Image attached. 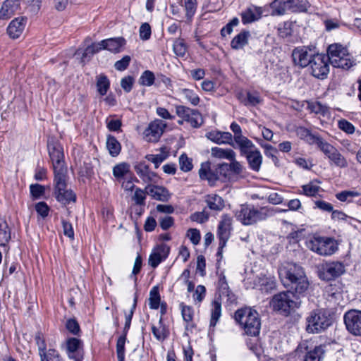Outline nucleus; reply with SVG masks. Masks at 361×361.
<instances>
[{
	"label": "nucleus",
	"instance_id": "nucleus-1",
	"mask_svg": "<svg viewBox=\"0 0 361 361\" xmlns=\"http://www.w3.org/2000/svg\"><path fill=\"white\" fill-rule=\"evenodd\" d=\"M279 274L283 286L290 290L274 295L269 304L274 311L288 316L300 307L301 301L297 295L305 293L310 283L302 267L296 264H283Z\"/></svg>",
	"mask_w": 361,
	"mask_h": 361
},
{
	"label": "nucleus",
	"instance_id": "nucleus-2",
	"mask_svg": "<svg viewBox=\"0 0 361 361\" xmlns=\"http://www.w3.org/2000/svg\"><path fill=\"white\" fill-rule=\"evenodd\" d=\"M272 215V209L267 207H255L251 204H242L235 212L236 219L245 226L254 225Z\"/></svg>",
	"mask_w": 361,
	"mask_h": 361
},
{
	"label": "nucleus",
	"instance_id": "nucleus-3",
	"mask_svg": "<svg viewBox=\"0 0 361 361\" xmlns=\"http://www.w3.org/2000/svg\"><path fill=\"white\" fill-rule=\"evenodd\" d=\"M235 319L242 326L246 334L251 336L259 334L261 322L257 311L248 307L242 308L235 312Z\"/></svg>",
	"mask_w": 361,
	"mask_h": 361
},
{
	"label": "nucleus",
	"instance_id": "nucleus-4",
	"mask_svg": "<svg viewBox=\"0 0 361 361\" xmlns=\"http://www.w3.org/2000/svg\"><path fill=\"white\" fill-rule=\"evenodd\" d=\"M329 63L333 66L343 69H349L355 65L353 57L348 49L340 44H333L328 47Z\"/></svg>",
	"mask_w": 361,
	"mask_h": 361
},
{
	"label": "nucleus",
	"instance_id": "nucleus-5",
	"mask_svg": "<svg viewBox=\"0 0 361 361\" xmlns=\"http://www.w3.org/2000/svg\"><path fill=\"white\" fill-rule=\"evenodd\" d=\"M306 245L310 250L324 256L331 255L338 250L336 240L326 236L314 235Z\"/></svg>",
	"mask_w": 361,
	"mask_h": 361
},
{
	"label": "nucleus",
	"instance_id": "nucleus-6",
	"mask_svg": "<svg viewBox=\"0 0 361 361\" xmlns=\"http://www.w3.org/2000/svg\"><path fill=\"white\" fill-rule=\"evenodd\" d=\"M306 330L311 334H318L326 330L331 325V318L325 311L322 310H314L310 312L306 319Z\"/></svg>",
	"mask_w": 361,
	"mask_h": 361
},
{
	"label": "nucleus",
	"instance_id": "nucleus-7",
	"mask_svg": "<svg viewBox=\"0 0 361 361\" xmlns=\"http://www.w3.org/2000/svg\"><path fill=\"white\" fill-rule=\"evenodd\" d=\"M274 15L282 16L287 12H302L308 7L306 0H274L270 5Z\"/></svg>",
	"mask_w": 361,
	"mask_h": 361
},
{
	"label": "nucleus",
	"instance_id": "nucleus-8",
	"mask_svg": "<svg viewBox=\"0 0 361 361\" xmlns=\"http://www.w3.org/2000/svg\"><path fill=\"white\" fill-rule=\"evenodd\" d=\"M175 109L176 115L180 118V120L178 121L179 125H183L184 122H186L195 128H200L202 125L203 118L197 110L183 105H176Z\"/></svg>",
	"mask_w": 361,
	"mask_h": 361
},
{
	"label": "nucleus",
	"instance_id": "nucleus-9",
	"mask_svg": "<svg viewBox=\"0 0 361 361\" xmlns=\"http://www.w3.org/2000/svg\"><path fill=\"white\" fill-rule=\"evenodd\" d=\"M48 151L54 173V177L66 175L67 169L64 164L63 147L58 143H49Z\"/></svg>",
	"mask_w": 361,
	"mask_h": 361
},
{
	"label": "nucleus",
	"instance_id": "nucleus-10",
	"mask_svg": "<svg viewBox=\"0 0 361 361\" xmlns=\"http://www.w3.org/2000/svg\"><path fill=\"white\" fill-rule=\"evenodd\" d=\"M54 195L56 200L62 204H68L75 201V195L71 190H66V175L54 177Z\"/></svg>",
	"mask_w": 361,
	"mask_h": 361
},
{
	"label": "nucleus",
	"instance_id": "nucleus-11",
	"mask_svg": "<svg viewBox=\"0 0 361 361\" xmlns=\"http://www.w3.org/2000/svg\"><path fill=\"white\" fill-rule=\"evenodd\" d=\"M312 75L319 79H324L329 73V58L324 54L314 55L310 64Z\"/></svg>",
	"mask_w": 361,
	"mask_h": 361
},
{
	"label": "nucleus",
	"instance_id": "nucleus-12",
	"mask_svg": "<svg viewBox=\"0 0 361 361\" xmlns=\"http://www.w3.org/2000/svg\"><path fill=\"white\" fill-rule=\"evenodd\" d=\"M329 159L330 162L339 168H346L348 166L347 159L339 151L326 141H320L318 147Z\"/></svg>",
	"mask_w": 361,
	"mask_h": 361
},
{
	"label": "nucleus",
	"instance_id": "nucleus-13",
	"mask_svg": "<svg viewBox=\"0 0 361 361\" xmlns=\"http://www.w3.org/2000/svg\"><path fill=\"white\" fill-rule=\"evenodd\" d=\"M346 329L353 336H361V310L352 309L343 316Z\"/></svg>",
	"mask_w": 361,
	"mask_h": 361
},
{
	"label": "nucleus",
	"instance_id": "nucleus-14",
	"mask_svg": "<svg viewBox=\"0 0 361 361\" xmlns=\"http://www.w3.org/2000/svg\"><path fill=\"white\" fill-rule=\"evenodd\" d=\"M232 217L228 214H223L219 223L217 235L219 239V249H222L230 238L232 230Z\"/></svg>",
	"mask_w": 361,
	"mask_h": 361
},
{
	"label": "nucleus",
	"instance_id": "nucleus-15",
	"mask_svg": "<svg viewBox=\"0 0 361 361\" xmlns=\"http://www.w3.org/2000/svg\"><path fill=\"white\" fill-rule=\"evenodd\" d=\"M325 346L317 345L313 348L309 346L308 342L305 341L300 343L298 348V351H302L305 353L304 357V361H322L325 354Z\"/></svg>",
	"mask_w": 361,
	"mask_h": 361
},
{
	"label": "nucleus",
	"instance_id": "nucleus-16",
	"mask_svg": "<svg viewBox=\"0 0 361 361\" xmlns=\"http://www.w3.org/2000/svg\"><path fill=\"white\" fill-rule=\"evenodd\" d=\"M315 54L307 47H300L293 49L292 57L295 65L304 68L307 66Z\"/></svg>",
	"mask_w": 361,
	"mask_h": 361
},
{
	"label": "nucleus",
	"instance_id": "nucleus-17",
	"mask_svg": "<svg viewBox=\"0 0 361 361\" xmlns=\"http://www.w3.org/2000/svg\"><path fill=\"white\" fill-rule=\"evenodd\" d=\"M166 124L161 120L156 119L151 122L145 130V136L149 142H157L163 134Z\"/></svg>",
	"mask_w": 361,
	"mask_h": 361
},
{
	"label": "nucleus",
	"instance_id": "nucleus-18",
	"mask_svg": "<svg viewBox=\"0 0 361 361\" xmlns=\"http://www.w3.org/2000/svg\"><path fill=\"white\" fill-rule=\"evenodd\" d=\"M135 171L144 183H157L159 177L155 172L149 170V166L145 161H140L134 166Z\"/></svg>",
	"mask_w": 361,
	"mask_h": 361
},
{
	"label": "nucleus",
	"instance_id": "nucleus-19",
	"mask_svg": "<svg viewBox=\"0 0 361 361\" xmlns=\"http://www.w3.org/2000/svg\"><path fill=\"white\" fill-rule=\"evenodd\" d=\"M170 248L166 244H161L154 247L149 255L148 263L152 268H156L162 261L167 258Z\"/></svg>",
	"mask_w": 361,
	"mask_h": 361
},
{
	"label": "nucleus",
	"instance_id": "nucleus-20",
	"mask_svg": "<svg viewBox=\"0 0 361 361\" xmlns=\"http://www.w3.org/2000/svg\"><path fill=\"white\" fill-rule=\"evenodd\" d=\"M199 176L202 180H206L210 186H215L217 181H221L219 173H216V168L212 169L209 161L201 164L199 170Z\"/></svg>",
	"mask_w": 361,
	"mask_h": 361
},
{
	"label": "nucleus",
	"instance_id": "nucleus-21",
	"mask_svg": "<svg viewBox=\"0 0 361 361\" xmlns=\"http://www.w3.org/2000/svg\"><path fill=\"white\" fill-rule=\"evenodd\" d=\"M345 272L344 265L338 262L325 264L322 267L321 275L325 280H331L341 276Z\"/></svg>",
	"mask_w": 361,
	"mask_h": 361
},
{
	"label": "nucleus",
	"instance_id": "nucleus-22",
	"mask_svg": "<svg viewBox=\"0 0 361 361\" xmlns=\"http://www.w3.org/2000/svg\"><path fill=\"white\" fill-rule=\"evenodd\" d=\"M20 0H5L0 8V21L7 20L20 10Z\"/></svg>",
	"mask_w": 361,
	"mask_h": 361
},
{
	"label": "nucleus",
	"instance_id": "nucleus-23",
	"mask_svg": "<svg viewBox=\"0 0 361 361\" xmlns=\"http://www.w3.org/2000/svg\"><path fill=\"white\" fill-rule=\"evenodd\" d=\"M145 192L153 199L162 202L167 201L170 196L169 191L165 188L153 183L147 184L145 187Z\"/></svg>",
	"mask_w": 361,
	"mask_h": 361
},
{
	"label": "nucleus",
	"instance_id": "nucleus-24",
	"mask_svg": "<svg viewBox=\"0 0 361 361\" xmlns=\"http://www.w3.org/2000/svg\"><path fill=\"white\" fill-rule=\"evenodd\" d=\"M82 346V343L80 339L77 338H68L66 341V349L68 357L75 361H82V355L79 352Z\"/></svg>",
	"mask_w": 361,
	"mask_h": 361
},
{
	"label": "nucleus",
	"instance_id": "nucleus-25",
	"mask_svg": "<svg viewBox=\"0 0 361 361\" xmlns=\"http://www.w3.org/2000/svg\"><path fill=\"white\" fill-rule=\"evenodd\" d=\"M26 23V20L23 18H16L13 19L7 27V33L11 38H18L23 33Z\"/></svg>",
	"mask_w": 361,
	"mask_h": 361
},
{
	"label": "nucleus",
	"instance_id": "nucleus-26",
	"mask_svg": "<svg viewBox=\"0 0 361 361\" xmlns=\"http://www.w3.org/2000/svg\"><path fill=\"white\" fill-rule=\"evenodd\" d=\"M205 136L208 140L218 145L231 144L232 141V135L229 132L212 130L207 133Z\"/></svg>",
	"mask_w": 361,
	"mask_h": 361
},
{
	"label": "nucleus",
	"instance_id": "nucleus-27",
	"mask_svg": "<svg viewBox=\"0 0 361 361\" xmlns=\"http://www.w3.org/2000/svg\"><path fill=\"white\" fill-rule=\"evenodd\" d=\"M204 198L207 207L211 210L221 211L225 207L224 200L216 194H209Z\"/></svg>",
	"mask_w": 361,
	"mask_h": 361
},
{
	"label": "nucleus",
	"instance_id": "nucleus-28",
	"mask_svg": "<svg viewBox=\"0 0 361 361\" xmlns=\"http://www.w3.org/2000/svg\"><path fill=\"white\" fill-rule=\"evenodd\" d=\"M251 169L258 171L262 163V156L260 152L255 149L245 155Z\"/></svg>",
	"mask_w": 361,
	"mask_h": 361
},
{
	"label": "nucleus",
	"instance_id": "nucleus-29",
	"mask_svg": "<svg viewBox=\"0 0 361 361\" xmlns=\"http://www.w3.org/2000/svg\"><path fill=\"white\" fill-rule=\"evenodd\" d=\"M242 155H245L255 149L254 143L245 136H238L234 140Z\"/></svg>",
	"mask_w": 361,
	"mask_h": 361
},
{
	"label": "nucleus",
	"instance_id": "nucleus-30",
	"mask_svg": "<svg viewBox=\"0 0 361 361\" xmlns=\"http://www.w3.org/2000/svg\"><path fill=\"white\" fill-rule=\"evenodd\" d=\"M105 49L112 52L118 53L126 44V39L123 37H115L104 39Z\"/></svg>",
	"mask_w": 361,
	"mask_h": 361
},
{
	"label": "nucleus",
	"instance_id": "nucleus-31",
	"mask_svg": "<svg viewBox=\"0 0 361 361\" xmlns=\"http://www.w3.org/2000/svg\"><path fill=\"white\" fill-rule=\"evenodd\" d=\"M211 156L218 159H233L235 157V152L231 149H224L219 147H214L211 149Z\"/></svg>",
	"mask_w": 361,
	"mask_h": 361
},
{
	"label": "nucleus",
	"instance_id": "nucleus-32",
	"mask_svg": "<svg viewBox=\"0 0 361 361\" xmlns=\"http://www.w3.org/2000/svg\"><path fill=\"white\" fill-rule=\"evenodd\" d=\"M261 11L258 8H248L241 13L242 22L243 24L251 23L259 19Z\"/></svg>",
	"mask_w": 361,
	"mask_h": 361
},
{
	"label": "nucleus",
	"instance_id": "nucleus-33",
	"mask_svg": "<svg viewBox=\"0 0 361 361\" xmlns=\"http://www.w3.org/2000/svg\"><path fill=\"white\" fill-rule=\"evenodd\" d=\"M298 134L307 143L316 145L317 147H319L320 141L324 140L322 137L312 134L309 130L304 128H300L298 130Z\"/></svg>",
	"mask_w": 361,
	"mask_h": 361
},
{
	"label": "nucleus",
	"instance_id": "nucleus-34",
	"mask_svg": "<svg viewBox=\"0 0 361 361\" xmlns=\"http://www.w3.org/2000/svg\"><path fill=\"white\" fill-rule=\"evenodd\" d=\"M250 33L249 31L243 30L237 35L231 41V46L233 49H243L248 43Z\"/></svg>",
	"mask_w": 361,
	"mask_h": 361
},
{
	"label": "nucleus",
	"instance_id": "nucleus-35",
	"mask_svg": "<svg viewBox=\"0 0 361 361\" xmlns=\"http://www.w3.org/2000/svg\"><path fill=\"white\" fill-rule=\"evenodd\" d=\"M113 175L117 180L127 178L133 175L130 169V165L126 163L116 164L113 168Z\"/></svg>",
	"mask_w": 361,
	"mask_h": 361
},
{
	"label": "nucleus",
	"instance_id": "nucleus-36",
	"mask_svg": "<svg viewBox=\"0 0 361 361\" xmlns=\"http://www.w3.org/2000/svg\"><path fill=\"white\" fill-rule=\"evenodd\" d=\"M106 148L113 157H117L121 150V145L116 138L113 135H108L106 138Z\"/></svg>",
	"mask_w": 361,
	"mask_h": 361
},
{
	"label": "nucleus",
	"instance_id": "nucleus-37",
	"mask_svg": "<svg viewBox=\"0 0 361 361\" xmlns=\"http://www.w3.org/2000/svg\"><path fill=\"white\" fill-rule=\"evenodd\" d=\"M152 331L154 336L158 341H164L168 336L169 334L168 330L164 325L161 318H160L157 325L153 324L152 326Z\"/></svg>",
	"mask_w": 361,
	"mask_h": 361
},
{
	"label": "nucleus",
	"instance_id": "nucleus-38",
	"mask_svg": "<svg viewBox=\"0 0 361 361\" xmlns=\"http://www.w3.org/2000/svg\"><path fill=\"white\" fill-rule=\"evenodd\" d=\"M221 315V303L217 299L212 302L210 326L214 327Z\"/></svg>",
	"mask_w": 361,
	"mask_h": 361
},
{
	"label": "nucleus",
	"instance_id": "nucleus-39",
	"mask_svg": "<svg viewBox=\"0 0 361 361\" xmlns=\"http://www.w3.org/2000/svg\"><path fill=\"white\" fill-rule=\"evenodd\" d=\"M229 161L231 162L228 164V166L231 176H233V180L234 178L243 177L245 170L243 166L239 161H236L235 157L233 159H230Z\"/></svg>",
	"mask_w": 361,
	"mask_h": 361
},
{
	"label": "nucleus",
	"instance_id": "nucleus-40",
	"mask_svg": "<svg viewBox=\"0 0 361 361\" xmlns=\"http://www.w3.org/2000/svg\"><path fill=\"white\" fill-rule=\"evenodd\" d=\"M216 173H219V175L220 176L221 182H226L228 180H233V176H231L228 164H219L216 166Z\"/></svg>",
	"mask_w": 361,
	"mask_h": 361
},
{
	"label": "nucleus",
	"instance_id": "nucleus-41",
	"mask_svg": "<svg viewBox=\"0 0 361 361\" xmlns=\"http://www.w3.org/2000/svg\"><path fill=\"white\" fill-rule=\"evenodd\" d=\"M11 239V231L6 221L0 219V245H5Z\"/></svg>",
	"mask_w": 361,
	"mask_h": 361
},
{
	"label": "nucleus",
	"instance_id": "nucleus-42",
	"mask_svg": "<svg viewBox=\"0 0 361 361\" xmlns=\"http://www.w3.org/2000/svg\"><path fill=\"white\" fill-rule=\"evenodd\" d=\"M110 87V82L104 75H100L97 79V88L101 95H105Z\"/></svg>",
	"mask_w": 361,
	"mask_h": 361
},
{
	"label": "nucleus",
	"instance_id": "nucleus-43",
	"mask_svg": "<svg viewBox=\"0 0 361 361\" xmlns=\"http://www.w3.org/2000/svg\"><path fill=\"white\" fill-rule=\"evenodd\" d=\"M308 109L316 114L325 116L329 114V108L327 106L322 104L319 102H311L308 104Z\"/></svg>",
	"mask_w": 361,
	"mask_h": 361
},
{
	"label": "nucleus",
	"instance_id": "nucleus-44",
	"mask_svg": "<svg viewBox=\"0 0 361 361\" xmlns=\"http://www.w3.org/2000/svg\"><path fill=\"white\" fill-rule=\"evenodd\" d=\"M173 49L177 56L183 57L188 51V47L183 39L178 38L173 42Z\"/></svg>",
	"mask_w": 361,
	"mask_h": 361
},
{
	"label": "nucleus",
	"instance_id": "nucleus-45",
	"mask_svg": "<svg viewBox=\"0 0 361 361\" xmlns=\"http://www.w3.org/2000/svg\"><path fill=\"white\" fill-rule=\"evenodd\" d=\"M182 6L185 8L187 18L191 20L197 10V0H183Z\"/></svg>",
	"mask_w": 361,
	"mask_h": 361
},
{
	"label": "nucleus",
	"instance_id": "nucleus-46",
	"mask_svg": "<svg viewBox=\"0 0 361 361\" xmlns=\"http://www.w3.org/2000/svg\"><path fill=\"white\" fill-rule=\"evenodd\" d=\"M160 295L159 293L158 287H153L149 292V307L151 309L157 310L159 307Z\"/></svg>",
	"mask_w": 361,
	"mask_h": 361
},
{
	"label": "nucleus",
	"instance_id": "nucleus-47",
	"mask_svg": "<svg viewBox=\"0 0 361 361\" xmlns=\"http://www.w3.org/2000/svg\"><path fill=\"white\" fill-rule=\"evenodd\" d=\"M180 93L193 106H197L200 102L199 96L193 90L189 89H180Z\"/></svg>",
	"mask_w": 361,
	"mask_h": 361
},
{
	"label": "nucleus",
	"instance_id": "nucleus-48",
	"mask_svg": "<svg viewBox=\"0 0 361 361\" xmlns=\"http://www.w3.org/2000/svg\"><path fill=\"white\" fill-rule=\"evenodd\" d=\"M155 80V76L153 72L145 71L139 79V83L142 86H152Z\"/></svg>",
	"mask_w": 361,
	"mask_h": 361
},
{
	"label": "nucleus",
	"instance_id": "nucleus-49",
	"mask_svg": "<svg viewBox=\"0 0 361 361\" xmlns=\"http://www.w3.org/2000/svg\"><path fill=\"white\" fill-rule=\"evenodd\" d=\"M41 361H61L59 353L54 349H49L39 355Z\"/></svg>",
	"mask_w": 361,
	"mask_h": 361
},
{
	"label": "nucleus",
	"instance_id": "nucleus-50",
	"mask_svg": "<svg viewBox=\"0 0 361 361\" xmlns=\"http://www.w3.org/2000/svg\"><path fill=\"white\" fill-rule=\"evenodd\" d=\"M126 336V335L121 336L116 343V353L118 361H124L125 360V343Z\"/></svg>",
	"mask_w": 361,
	"mask_h": 361
},
{
	"label": "nucleus",
	"instance_id": "nucleus-51",
	"mask_svg": "<svg viewBox=\"0 0 361 361\" xmlns=\"http://www.w3.org/2000/svg\"><path fill=\"white\" fill-rule=\"evenodd\" d=\"M104 49H105L104 39L98 43H92L85 49V52L82 54V58H85L90 54L92 55Z\"/></svg>",
	"mask_w": 361,
	"mask_h": 361
},
{
	"label": "nucleus",
	"instance_id": "nucleus-52",
	"mask_svg": "<svg viewBox=\"0 0 361 361\" xmlns=\"http://www.w3.org/2000/svg\"><path fill=\"white\" fill-rule=\"evenodd\" d=\"M147 192L145 188L144 190L136 188L135 193L132 197V200L137 205H145Z\"/></svg>",
	"mask_w": 361,
	"mask_h": 361
},
{
	"label": "nucleus",
	"instance_id": "nucleus-53",
	"mask_svg": "<svg viewBox=\"0 0 361 361\" xmlns=\"http://www.w3.org/2000/svg\"><path fill=\"white\" fill-rule=\"evenodd\" d=\"M245 106H256L261 102V98L257 92H247V99L241 101Z\"/></svg>",
	"mask_w": 361,
	"mask_h": 361
},
{
	"label": "nucleus",
	"instance_id": "nucleus-54",
	"mask_svg": "<svg viewBox=\"0 0 361 361\" xmlns=\"http://www.w3.org/2000/svg\"><path fill=\"white\" fill-rule=\"evenodd\" d=\"M280 37L285 38L290 36L293 32V23L287 21L281 25L278 29Z\"/></svg>",
	"mask_w": 361,
	"mask_h": 361
},
{
	"label": "nucleus",
	"instance_id": "nucleus-55",
	"mask_svg": "<svg viewBox=\"0 0 361 361\" xmlns=\"http://www.w3.org/2000/svg\"><path fill=\"white\" fill-rule=\"evenodd\" d=\"M360 195V193L355 190H344L337 193L336 195V197L338 200L341 202H345L348 200L349 199L359 197Z\"/></svg>",
	"mask_w": 361,
	"mask_h": 361
},
{
	"label": "nucleus",
	"instance_id": "nucleus-56",
	"mask_svg": "<svg viewBox=\"0 0 361 361\" xmlns=\"http://www.w3.org/2000/svg\"><path fill=\"white\" fill-rule=\"evenodd\" d=\"M206 295V288L202 285H198L192 295V298L195 304L200 305L204 300Z\"/></svg>",
	"mask_w": 361,
	"mask_h": 361
},
{
	"label": "nucleus",
	"instance_id": "nucleus-57",
	"mask_svg": "<svg viewBox=\"0 0 361 361\" xmlns=\"http://www.w3.org/2000/svg\"><path fill=\"white\" fill-rule=\"evenodd\" d=\"M30 190L32 197L34 199H39L44 195L45 192V188L39 184H31L30 185Z\"/></svg>",
	"mask_w": 361,
	"mask_h": 361
},
{
	"label": "nucleus",
	"instance_id": "nucleus-58",
	"mask_svg": "<svg viewBox=\"0 0 361 361\" xmlns=\"http://www.w3.org/2000/svg\"><path fill=\"white\" fill-rule=\"evenodd\" d=\"M302 192L306 196H315L319 190V186L312 182L302 186Z\"/></svg>",
	"mask_w": 361,
	"mask_h": 361
},
{
	"label": "nucleus",
	"instance_id": "nucleus-59",
	"mask_svg": "<svg viewBox=\"0 0 361 361\" xmlns=\"http://www.w3.org/2000/svg\"><path fill=\"white\" fill-rule=\"evenodd\" d=\"M166 157L167 156L164 154H147L145 156L147 160L154 164L155 169H157Z\"/></svg>",
	"mask_w": 361,
	"mask_h": 361
},
{
	"label": "nucleus",
	"instance_id": "nucleus-60",
	"mask_svg": "<svg viewBox=\"0 0 361 361\" xmlns=\"http://www.w3.org/2000/svg\"><path fill=\"white\" fill-rule=\"evenodd\" d=\"M180 169L185 172L190 171L192 169V161L186 154H183L179 157Z\"/></svg>",
	"mask_w": 361,
	"mask_h": 361
},
{
	"label": "nucleus",
	"instance_id": "nucleus-61",
	"mask_svg": "<svg viewBox=\"0 0 361 361\" xmlns=\"http://www.w3.org/2000/svg\"><path fill=\"white\" fill-rule=\"evenodd\" d=\"M262 147L264 149L265 155L268 157H270L276 164L278 162V158L276 157L277 149L269 144L262 145Z\"/></svg>",
	"mask_w": 361,
	"mask_h": 361
},
{
	"label": "nucleus",
	"instance_id": "nucleus-62",
	"mask_svg": "<svg viewBox=\"0 0 361 361\" xmlns=\"http://www.w3.org/2000/svg\"><path fill=\"white\" fill-rule=\"evenodd\" d=\"M218 288L220 296H229V287L224 276L219 278L218 282Z\"/></svg>",
	"mask_w": 361,
	"mask_h": 361
},
{
	"label": "nucleus",
	"instance_id": "nucleus-63",
	"mask_svg": "<svg viewBox=\"0 0 361 361\" xmlns=\"http://www.w3.org/2000/svg\"><path fill=\"white\" fill-rule=\"evenodd\" d=\"M140 37L142 40H147L151 37V27L147 23H142L140 27Z\"/></svg>",
	"mask_w": 361,
	"mask_h": 361
},
{
	"label": "nucleus",
	"instance_id": "nucleus-64",
	"mask_svg": "<svg viewBox=\"0 0 361 361\" xmlns=\"http://www.w3.org/2000/svg\"><path fill=\"white\" fill-rule=\"evenodd\" d=\"M106 123L107 128L110 131H118L122 126L121 121L120 119L106 118Z\"/></svg>",
	"mask_w": 361,
	"mask_h": 361
}]
</instances>
